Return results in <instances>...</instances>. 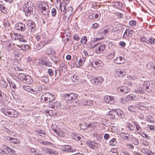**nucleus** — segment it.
I'll use <instances>...</instances> for the list:
<instances>
[{"label":"nucleus","mask_w":155,"mask_h":155,"mask_svg":"<svg viewBox=\"0 0 155 155\" xmlns=\"http://www.w3.org/2000/svg\"><path fill=\"white\" fill-rule=\"evenodd\" d=\"M79 97L78 94L73 93L66 94L64 96V98L66 100L67 103L71 104V105L74 106H76L74 103H77Z\"/></svg>","instance_id":"obj_1"},{"label":"nucleus","mask_w":155,"mask_h":155,"mask_svg":"<svg viewBox=\"0 0 155 155\" xmlns=\"http://www.w3.org/2000/svg\"><path fill=\"white\" fill-rule=\"evenodd\" d=\"M35 23L32 21H29L27 23V29L24 33L25 36L30 35L35 30Z\"/></svg>","instance_id":"obj_2"},{"label":"nucleus","mask_w":155,"mask_h":155,"mask_svg":"<svg viewBox=\"0 0 155 155\" xmlns=\"http://www.w3.org/2000/svg\"><path fill=\"white\" fill-rule=\"evenodd\" d=\"M54 95L48 92L43 93L41 97V100L43 102L51 103L55 99Z\"/></svg>","instance_id":"obj_3"},{"label":"nucleus","mask_w":155,"mask_h":155,"mask_svg":"<svg viewBox=\"0 0 155 155\" xmlns=\"http://www.w3.org/2000/svg\"><path fill=\"white\" fill-rule=\"evenodd\" d=\"M24 11L27 16H30L33 13V4L30 1L28 2L23 6Z\"/></svg>","instance_id":"obj_4"},{"label":"nucleus","mask_w":155,"mask_h":155,"mask_svg":"<svg viewBox=\"0 0 155 155\" xmlns=\"http://www.w3.org/2000/svg\"><path fill=\"white\" fill-rule=\"evenodd\" d=\"M48 73L51 77L54 76L55 80L59 79L61 78L60 71L54 68L48 69Z\"/></svg>","instance_id":"obj_5"},{"label":"nucleus","mask_w":155,"mask_h":155,"mask_svg":"<svg viewBox=\"0 0 155 155\" xmlns=\"http://www.w3.org/2000/svg\"><path fill=\"white\" fill-rule=\"evenodd\" d=\"M18 77L21 78L23 82L26 84H30L32 82L31 77L29 75H26L25 74L20 73L18 75Z\"/></svg>","instance_id":"obj_6"},{"label":"nucleus","mask_w":155,"mask_h":155,"mask_svg":"<svg viewBox=\"0 0 155 155\" xmlns=\"http://www.w3.org/2000/svg\"><path fill=\"white\" fill-rule=\"evenodd\" d=\"M4 114L10 117H16L19 115V114L15 110L12 109H8L5 110Z\"/></svg>","instance_id":"obj_7"},{"label":"nucleus","mask_w":155,"mask_h":155,"mask_svg":"<svg viewBox=\"0 0 155 155\" xmlns=\"http://www.w3.org/2000/svg\"><path fill=\"white\" fill-rule=\"evenodd\" d=\"M95 47H96V53L97 54L102 53L105 51V45L104 44L101 45L100 43L96 44Z\"/></svg>","instance_id":"obj_8"},{"label":"nucleus","mask_w":155,"mask_h":155,"mask_svg":"<svg viewBox=\"0 0 155 155\" xmlns=\"http://www.w3.org/2000/svg\"><path fill=\"white\" fill-rule=\"evenodd\" d=\"M143 88L146 91L150 93L153 92L154 90L153 84L147 82H145L143 85Z\"/></svg>","instance_id":"obj_9"},{"label":"nucleus","mask_w":155,"mask_h":155,"mask_svg":"<svg viewBox=\"0 0 155 155\" xmlns=\"http://www.w3.org/2000/svg\"><path fill=\"white\" fill-rule=\"evenodd\" d=\"M73 8L71 7H69L66 8L64 13V15L65 17L67 19H68L73 14Z\"/></svg>","instance_id":"obj_10"},{"label":"nucleus","mask_w":155,"mask_h":155,"mask_svg":"<svg viewBox=\"0 0 155 155\" xmlns=\"http://www.w3.org/2000/svg\"><path fill=\"white\" fill-rule=\"evenodd\" d=\"M90 81L93 84H101L103 81V79L101 77L98 78L94 77H93L91 78Z\"/></svg>","instance_id":"obj_11"},{"label":"nucleus","mask_w":155,"mask_h":155,"mask_svg":"<svg viewBox=\"0 0 155 155\" xmlns=\"http://www.w3.org/2000/svg\"><path fill=\"white\" fill-rule=\"evenodd\" d=\"M115 72L114 75L116 77H117V76L118 77H123L126 74L125 71L124 70H116Z\"/></svg>","instance_id":"obj_12"},{"label":"nucleus","mask_w":155,"mask_h":155,"mask_svg":"<svg viewBox=\"0 0 155 155\" xmlns=\"http://www.w3.org/2000/svg\"><path fill=\"white\" fill-rule=\"evenodd\" d=\"M15 28L19 31H24L25 29V25L22 23H18L16 24Z\"/></svg>","instance_id":"obj_13"},{"label":"nucleus","mask_w":155,"mask_h":155,"mask_svg":"<svg viewBox=\"0 0 155 155\" xmlns=\"http://www.w3.org/2000/svg\"><path fill=\"white\" fill-rule=\"evenodd\" d=\"M61 104L59 101H57L54 103L51 104L49 103L48 106L49 107L56 109L61 106Z\"/></svg>","instance_id":"obj_14"},{"label":"nucleus","mask_w":155,"mask_h":155,"mask_svg":"<svg viewBox=\"0 0 155 155\" xmlns=\"http://www.w3.org/2000/svg\"><path fill=\"white\" fill-rule=\"evenodd\" d=\"M114 61L115 63L118 64H123L126 61L124 58L122 56L117 57Z\"/></svg>","instance_id":"obj_15"},{"label":"nucleus","mask_w":155,"mask_h":155,"mask_svg":"<svg viewBox=\"0 0 155 155\" xmlns=\"http://www.w3.org/2000/svg\"><path fill=\"white\" fill-rule=\"evenodd\" d=\"M5 139L7 140H10L11 142L14 144H19L20 140L18 139L14 138L8 136H6Z\"/></svg>","instance_id":"obj_16"},{"label":"nucleus","mask_w":155,"mask_h":155,"mask_svg":"<svg viewBox=\"0 0 155 155\" xmlns=\"http://www.w3.org/2000/svg\"><path fill=\"white\" fill-rule=\"evenodd\" d=\"M87 144L89 147L93 149L95 148H97L98 147L97 144L94 141H89L87 142Z\"/></svg>","instance_id":"obj_17"},{"label":"nucleus","mask_w":155,"mask_h":155,"mask_svg":"<svg viewBox=\"0 0 155 155\" xmlns=\"http://www.w3.org/2000/svg\"><path fill=\"white\" fill-rule=\"evenodd\" d=\"M113 99V97L111 96H106L104 98V101L107 103L111 104Z\"/></svg>","instance_id":"obj_18"},{"label":"nucleus","mask_w":155,"mask_h":155,"mask_svg":"<svg viewBox=\"0 0 155 155\" xmlns=\"http://www.w3.org/2000/svg\"><path fill=\"white\" fill-rule=\"evenodd\" d=\"M71 136L72 139H74L75 141H82V139L83 138L82 136L80 135H77L74 134H72Z\"/></svg>","instance_id":"obj_19"},{"label":"nucleus","mask_w":155,"mask_h":155,"mask_svg":"<svg viewBox=\"0 0 155 155\" xmlns=\"http://www.w3.org/2000/svg\"><path fill=\"white\" fill-rule=\"evenodd\" d=\"M47 44L45 41H42L36 45V49L39 50L43 47L45 45Z\"/></svg>","instance_id":"obj_20"},{"label":"nucleus","mask_w":155,"mask_h":155,"mask_svg":"<svg viewBox=\"0 0 155 155\" xmlns=\"http://www.w3.org/2000/svg\"><path fill=\"white\" fill-rule=\"evenodd\" d=\"M64 150V151L68 152H72L74 150V149L70 145H65Z\"/></svg>","instance_id":"obj_21"},{"label":"nucleus","mask_w":155,"mask_h":155,"mask_svg":"<svg viewBox=\"0 0 155 155\" xmlns=\"http://www.w3.org/2000/svg\"><path fill=\"white\" fill-rule=\"evenodd\" d=\"M134 125L136 127L137 133L140 134V133L141 132L142 130L141 127L137 122L134 123Z\"/></svg>","instance_id":"obj_22"},{"label":"nucleus","mask_w":155,"mask_h":155,"mask_svg":"<svg viewBox=\"0 0 155 155\" xmlns=\"http://www.w3.org/2000/svg\"><path fill=\"white\" fill-rule=\"evenodd\" d=\"M23 88L25 90L29 92H35L34 90L30 86H24Z\"/></svg>","instance_id":"obj_23"},{"label":"nucleus","mask_w":155,"mask_h":155,"mask_svg":"<svg viewBox=\"0 0 155 155\" xmlns=\"http://www.w3.org/2000/svg\"><path fill=\"white\" fill-rule=\"evenodd\" d=\"M101 64L99 61L94 60L91 62V65L93 67L96 68L100 66Z\"/></svg>","instance_id":"obj_24"},{"label":"nucleus","mask_w":155,"mask_h":155,"mask_svg":"<svg viewBox=\"0 0 155 155\" xmlns=\"http://www.w3.org/2000/svg\"><path fill=\"white\" fill-rule=\"evenodd\" d=\"M116 110H113L112 111H109V114L110 116V117L112 119L115 118V115L116 114Z\"/></svg>","instance_id":"obj_25"},{"label":"nucleus","mask_w":155,"mask_h":155,"mask_svg":"<svg viewBox=\"0 0 155 155\" xmlns=\"http://www.w3.org/2000/svg\"><path fill=\"white\" fill-rule=\"evenodd\" d=\"M120 91L124 93H127L130 91V89L127 87H122L120 88Z\"/></svg>","instance_id":"obj_26"},{"label":"nucleus","mask_w":155,"mask_h":155,"mask_svg":"<svg viewBox=\"0 0 155 155\" xmlns=\"http://www.w3.org/2000/svg\"><path fill=\"white\" fill-rule=\"evenodd\" d=\"M31 153H34L35 155L41 154V151L38 149L31 148Z\"/></svg>","instance_id":"obj_27"},{"label":"nucleus","mask_w":155,"mask_h":155,"mask_svg":"<svg viewBox=\"0 0 155 155\" xmlns=\"http://www.w3.org/2000/svg\"><path fill=\"white\" fill-rule=\"evenodd\" d=\"M147 67L149 68L153 69L155 70V63L150 62L147 65Z\"/></svg>","instance_id":"obj_28"},{"label":"nucleus","mask_w":155,"mask_h":155,"mask_svg":"<svg viewBox=\"0 0 155 155\" xmlns=\"http://www.w3.org/2000/svg\"><path fill=\"white\" fill-rule=\"evenodd\" d=\"M5 149L9 153L12 154H15L16 152L15 151L12 150L8 146H6Z\"/></svg>","instance_id":"obj_29"},{"label":"nucleus","mask_w":155,"mask_h":155,"mask_svg":"<svg viewBox=\"0 0 155 155\" xmlns=\"http://www.w3.org/2000/svg\"><path fill=\"white\" fill-rule=\"evenodd\" d=\"M46 52L48 55H54L55 51L51 48H48L46 50Z\"/></svg>","instance_id":"obj_30"},{"label":"nucleus","mask_w":155,"mask_h":155,"mask_svg":"<svg viewBox=\"0 0 155 155\" xmlns=\"http://www.w3.org/2000/svg\"><path fill=\"white\" fill-rule=\"evenodd\" d=\"M21 48L22 50L25 51L29 49L30 46L28 45L22 44Z\"/></svg>","instance_id":"obj_31"},{"label":"nucleus","mask_w":155,"mask_h":155,"mask_svg":"<svg viewBox=\"0 0 155 155\" xmlns=\"http://www.w3.org/2000/svg\"><path fill=\"white\" fill-rule=\"evenodd\" d=\"M52 150L48 148H45L43 150V152L47 154H54V153L52 152Z\"/></svg>","instance_id":"obj_32"},{"label":"nucleus","mask_w":155,"mask_h":155,"mask_svg":"<svg viewBox=\"0 0 155 155\" xmlns=\"http://www.w3.org/2000/svg\"><path fill=\"white\" fill-rule=\"evenodd\" d=\"M41 9L42 10V13H43V14L44 15H47L48 14L49 12V10H47V11L46 10V7L44 6H42L41 8Z\"/></svg>","instance_id":"obj_33"},{"label":"nucleus","mask_w":155,"mask_h":155,"mask_svg":"<svg viewBox=\"0 0 155 155\" xmlns=\"http://www.w3.org/2000/svg\"><path fill=\"white\" fill-rule=\"evenodd\" d=\"M117 143V141L115 138H113L109 142V144L111 146H115Z\"/></svg>","instance_id":"obj_34"},{"label":"nucleus","mask_w":155,"mask_h":155,"mask_svg":"<svg viewBox=\"0 0 155 155\" xmlns=\"http://www.w3.org/2000/svg\"><path fill=\"white\" fill-rule=\"evenodd\" d=\"M83 104L85 105H91L92 104V101L91 100H83Z\"/></svg>","instance_id":"obj_35"},{"label":"nucleus","mask_w":155,"mask_h":155,"mask_svg":"<svg viewBox=\"0 0 155 155\" xmlns=\"http://www.w3.org/2000/svg\"><path fill=\"white\" fill-rule=\"evenodd\" d=\"M116 114L121 118H122L124 116V113L120 110L119 109L116 111Z\"/></svg>","instance_id":"obj_36"},{"label":"nucleus","mask_w":155,"mask_h":155,"mask_svg":"<svg viewBox=\"0 0 155 155\" xmlns=\"http://www.w3.org/2000/svg\"><path fill=\"white\" fill-rule=\"evenodd\" d=\"M128 110L133 112H134L136 111V107L135 105H131L128 107Z\"/></svg>","instance_id":"obj_37"},{"label":"nucleus","mask_w":155,"mask_h":155,"mask_svg":"<svg viewBox=\"0 0 155 155\" xmlns=\"http://www.w3.org/2000/svg\"><path fill=\"white\" fill-rule=\"evenodd\" d=\"M80 127L81 129L84 130H86L87 128V126L86 123H81L79 124Z\"/></svg>","instance_id":"obj_38"},{"label":"nucleus","mask_w":155,"mask_h":155,"mask_svg":"<svg viewBox=\"0 0 155 155\" xmlns=\"http://www.w3.org/2000/svg\"><path fill=\"white\" fill-rule=\"evenodd\" d=\"M87 41V37L86 36L83 37L81 40V42L82 45H85Z\"/></svg>","instance_id":"obj_39"},{"label":"nucleus","mask_w":155,"mask_h":155,"mask_svg":"<svg viewBox=\"0 0 155 155\" xmlns=\"http://www.w3.org/2000/svg\"><path fill=\"white\" fill-rule=\"evenodd\" d=\"M0 84L3 88H6L8 85L7 82L4 80H1L0 81Z\"/></svg>","instance_id":"obj_40"},{"label":"nucleus","mask_w":155,"mask_h":155,"mask_svg":"<svg viewBox=\"0 0 155 155\" xmlns=\"http://www.w3.org/2000/svg\"><path fill=\"white\" fill-rule=\"evenodd\" d=\"M60 9L61 11H64L65 9L66 5L64 3H61L60 5Z\"/></svg>","instance_id":"obj_41"},{"label":"nucleus","mask_w":155,"mask_h":155,"mask_svg":"<svg viewBox=\"0 0 155 155\" xmlns=\"http://www.w3.org/2000/svg\"><path fill=\"white\" fill-rule=\"evenodd\" d=\"M115 52L113 51V52L110 53L107 56V58L109 59H112L114 56Z\"/></svg>","instance_id":"obj_42"},{"label":"nucleus","mask_w":155,"mask_h":155,"mask_svg":"<svg viewBox=\"0 0 155 155\" xmlns=\"http://www.w3.org/2000/svg\"><path fill=\"white\" fill-rule=\"evenodd\" d=\"M38 132V133L39 134H39L40 136H41L43 137H45V135L46 134L45 133V131L42 130H39Z\"/></svg>","instance_id":"obj_43"},{"label":"nucleus","mask_w":155,"mask_h":155,"mask_svg":"<svg viewBox=\"0 0 155 155\" xmlns=\"http://www.w3.org/2000/svg\"><path fill=\"white\" fill-rule=\"evenodd\" d=\"M52 60L55 64H57L58 62H59L60 61L59 58L58 57L55 56L53 57Z\"/></svg>","instance_id":"obj_44"},{"label":"nucleus","mask_w":155,"mask_h":155,"mask_svg":"<svg viewBox=\"0 0 155 155\" xmlns=\"http://www.w3.org/2000/svg\"><path fill=\"white\" fill-rule=\"evenodd\" d=\"M51 13L52 14V16L53 17H55L56 15V10L55 8H53L51 9Z\"/></svg>","instance_id":"obj_45"},{"label":"nucleus","mask_w":155,"mask_h":155,"mask_svg":"<svg viewBox=\"0 0 155 155\" xmlns=\"http://www.w3.org/2000/svg\"><path fill=\"white\" fill-rule=\"evenodd\" d=\"M122 134L123 135H122V136H123L124 137H125V138H124V139H126L127 140H129V137H130V135L128 134H127L126 133H122Z\"/></svg>","instance_id":"obj_46"},{"label":"nucleus","mask_w":155,"mask_h":155,"mask_svg":"<svg viewBox=\"0 0 155 155\" xmlns=\"http://www.w3.org/2000/svg\"><path fill=\"white\" fill-rule=\"evenodd\" d=\"M55 133L60 137H61L63 136V135L64 133L62 132L61 130L57 131L55 130Z\"/></svg>","instance_id":"obj_47"},{"label":"nucleus","mask_w":155,"mask_h":155,"mask_svg":"<svg viewBox=\"0 0 155 155\" xmlns=\"http://www.w3.org/2000/svg\"><path fill=\"white\" fill-rule=\"evenodd\" d=\"M73 39L76 41H78L80 40V38L78 34H75L73 35Z\"/></svg>","instance_id":"obj_48"},{"label":"nucleus","mask_w":155,"mask_h":155,"mask_svg":"<svg viewBox=\"0 0 155 155\" xmlns=\"http://www.w3.org/2000/svg\"><path fill=\"white\" fill-rule=\"evenodd\" d=\"M129 24L130 26H134L136 25L137 22L136 21H135L131 20L130 21Z\"/></svg>","instance_id":"obj_49"},{"label":"nucleus","mask_w":155,"mask_h":155,"mask_svg":"<svg viewBox=\"0 0 155 155\" xmlns=\"http://www.w3.org/2000/svg\"><path fill=\"white\" fill-rule=\"evenodd\" d=\"M126 99L127 98L125 97H122L120 99V101L121 102L124 104L126 102H127Z\"/></svg>","instance_id":"obj_50"},{"label":"nucleus","mask_w":155,"mask_h":155,"mask_svg":"<svg viewBox=\"0 0 155 155\" xmlns=\"http://www.w3.org/2000/svg\"><path fill=\"white\" fill-rule=\"evenodd\" d=\"M150 150L148 149L143 148L142 149L141 151L144 153L147 154V153H148V152Z\"/></svg>","instance_id":"obj_51"},{"label":"nucleus","mask_w":155,"mask_h":155,"mask_svg":"<svg viewBox=\"0 0 155 155\" xmlns=\"http://www.w3.org/2000/svg\"><path fill=\"white\" fill-rule=\"evenodd\" d=\"M99 26V25L98 24L95 23L92 25L91 28L92 29H96L98 28Z\"/></svg>","instance_id":"obj_52"},{"label":"nucleus","mask_w":155,"mask_h":155,"mask_svg":"<svg viewBox=\"0 0 155 155\" xmlns=\"http://www.w3.org/2000/svg\"><path fill=\"white\" fill-rule=\"evenodd\" d=\"M140 39L142 41H143L144 42H145L147 44L148 42V40L145 38H140Z\"/></svg>","instance_id":"obj_53"},{"label":"nucleus","mask_w":155,"mask_h":155,"mask_svg":"<svg viewBox=\"0 0 155 155\" xmlns=\"http://www.w3.org/2000/svg\"><path fill=\"white\" fill-rule=\"evenodd\" d=\"M48 61V59L45 58H43L41 62H42V64L43 65H45V63H47Z\"/></svg>","instance_id":"obj_54"},{"label":"nucleus","mask_w":155,"mask_h":155,"mask_svg":"<svg viewBox=\"0 0 155 155\" xmlns=\"http://www.w3.org/2000/svg\"><path fill=\"white\" fill-rule=\"evenodd\" d=\"M139 141L138 139L134 138L133 141V143L135 145H138L139 143Z\"/></svg>","instance_id":"obj_55"},{"label":"nucleus","mask_w":155,"mask_h":155,"mask_svg":"<svg viewBox=\"0 0 155 155\" xmlns=\"http://www.w3.org/2000/svg\"><path fill=\"white\" fill-rule=\"evenodd\" d=\"M149 41L152 44L154 45L155 44V39L154 38H150L149 39Z\"/></svg>","instance_id":"obj_56"},{"label":"nucleus","mask_w":155,"mask_h":155,"mask_svg":"<svg viewBox=\"0 0 155 155\" xmlns=\"http://www.w3.org/2000/svg\"><path fill=\"white\" fill-rule=\"evenodd\" d=\"M71 79L73 81H74L78 79V77L75 74H74L73 75V76L71 77Z\"/></svg>","instance_id":"obj_57"},{"label":"nucleus","mask_w":155,"mask_h":155,"mask_svg":"<svg viewBox=\"0 0 155 155\" xmlns=\"http://www.w3.org/2000/svg\"><path fill=\"white\" fill-rule=\"evenodd\" d=\"M135 98L133 94H130L127 96V98H129V99L130 98V99L132 100H134V98Z\"/></svg>","instance_id":"obj_58"},{"label":"nucleus","mask_w":155,"mask_h":155,"mask_svg":"<svg viewBox=\"0 0 155 155\" xmlns=\"http://www.w3.org/2000/svg\"><path fill=\"white\" fill-rule=\"evenodd\" d=\"M9 23L8 22H6L5 24H4V27L5 28H8V29H9Z\"/></svg>","instance_id":"obj_59"},{"label":"nucleus","mask_w":155,"mask_h":155,"mask_svg":"<svg viewBox=\"0 0 155 155\" xmlns=\"http://www.w3.org/2000/svg\"><path fill=\"white\" fill-rule=\"evenodd\" d=\"M94 14H90L88 17L89 19L90 20H93L94 19Z\"/></svg>","instance_id":"obj_60"},{"label":"nucleus","mask_w":155,"mask_h":155,"mask_svg":"<svg viewBox=\"0 0 155 155\" xmlns=\"http://www.w3.org/2000/svg\"><path fill=\"white\" fill-rule=\"evenodd\" d=\"M108 32V30L107 29L101 31V33L103 35V36L105 35V34Z\"/></svg>","instance_id":"obj_61"},{"label":"nucleus","mask_w":155,"mask_h":155,"mask_svg":"<svg viewBox=\"0 0 155 155\" xmlns=\"http://www.w3.org/2000/svg\"><path fill=\"white\" fill-rule=\"evenodd\" d=\"M100 16H99V14H96L94 15V18L95 19H97L98 20H99L100 19V18L101 16V13H99Z\"/></svg>","instance_id":"obj_62"},{"label":"nucleus","mask_w":155,"mask_h":155,"mask_svg":"<svg viewBox=\"0 0 155 155\" xmlns=\"http://www.w3.org/2000/svg\"><path fill=\"white\" fill-rule=\"evenodd\" d=\"M110 137V135L108 134H105L104 136V138L105 140H108Z\"/></svg>","instance_id":"obj_63"},{"label":"nucleus","mask_w":155,"mask_h":155,"mask_svg":"<svg viewBox=\"0 0 155 155\" xmlns=\"http://www.w3.org/2000/svg\"><path fill=\"white\" fill-rule=\"evenodd\" d=\"M119 45L123 47H125L126 45L124 41H121L119 43Z\"/></svg>","instance_id":"obj_64"}]
</instances>
